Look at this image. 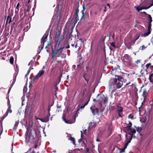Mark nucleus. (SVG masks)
<instances>
[{
    "label": "nucleus",
    "instance_id": "obj_1",
    "mask_svg": "<svg viewBox=\"0 0 153 153\" xmlns=\"http://www.w3.org/2000/svg\"><path fill=\"white\" fill-rule=\"evenodd\" d=\"M123 84L122 82L118 81L116 79L112 78L109 81V89L113 91L121 88Z\"/></svg>",
    "mask_w": 153,
    "mask_h": 153
},
{
    "label": "nucleus",
    "instance_id": "obj_2",
    "mask_svg": "<svg viewBox=\"0 0 153 153\" xmlns=\"http://www.w3.org/2000/svg\"><path fill=\"white\" fill-rule=\"evenodd\" d=\"M25 136L26 143H28L30 142L32 143L33 142L35 137L31 132H29L27 130L25 133Z\"/></svg>",
    "mask_w": 153,
    "mask_h": 153
},
{
    "label": "nucleus",
    "instance_id": "obj_3",
    "mask_svg": "<svg viewBox=\"0 0 153 153\" xmlns=\"http://www.w3.org/2000/svg\"><path fill=\"white\" fill-rule=\"evenodd\" d=\"M128 144H127V142L125 144L124 148L123 149H121L117 147H114L113 150V152L116 153H122L125 152V149L126 148Z\"/></svg>",
    "mask_w": 153,
    "mask_h": 153
},
{
    "label": "nucleus",
    "instance_id": "obj_4",
    "mask_svg": "<svg viewBox=\"0 0 153 153\" xmlns=\"http://www.w3.org/2000/svg\"><path fill=\"white\" fill-rule=\"evenodd\" d=\"M49 30L48 29L46 31L45 33L42 36L41 39L40 46L41 47V50H42L44 47V44L45 42V40L46 39L48 35Z\"/></svg>",
    "mask_w": 153,
    "mask_h": 153
},
{
    "label": "nucleus",
    "instance_id": "obj_5",
    "mask_svg": "<svg viewBox=\"0 0 153 153\" xmlns=\"http://www.w3.org/2000/svg\"><path fill=\"white\" fill-rule=\"evenodd\" d=\"M62 40H60L57 44H54V50L59 49L60 48L62 49V51H60V53H62L63 49L64 48V47H62L61 46V44L62 43Z\"/></svg>",
    "mask_w": 153,
    "mask_h": 153
},
{
    "label": "nucleus",
    "instance_id": "obj_6",
    "mask_svg": "<svg viewBox=\"0 0 153 153\" xmlns=\"http://www.w3.org/2000/svg\"><path fill=\"white\" fill-rule=\"evenodd\" d=\"M128 130H130L131 133H129L128 134L130 135V138L129 140H127V144H129L130 143L131 140L132 139V137H133L134 134L136 133V131L134 129H132L131 128H128Z\"/></svg>",
    "mask_w": 153,
    "mask_h": 153
},
{
    "label": "nucleus",
    "instance_id": "obj_7",
    "mask_svg": "<svg viewBox=\"0 0 153 153\" xmlns=\"http://www.w3.org/2000/svg\"><path fill=\"white\" fill-rule=\"evenodd\" d=\"M60 51H62V49L61 48L56 50H54V49H52V59H54L55 57H59V56L56 55L58 52H60Z\"/></svg>",
    "mask_w": 153,
    "mask_h": 153
},
{
    "label": "nucleus",
    "instance_id": "obj_8",
    "mask_svg": "<svg viewBox=\"0 0 153 153\" xmlns=\"http://www.w3.org/2000/svg\"><path fill=\"white\" fill-rule=\"evenodd\" d=\"M91 111L93 115H95L99 113V110L97 108H95L94 105H92L90 108Z\"/></svg>",
    "mask_w": 153,
    "mask_h": 153
},
{
    "label": "nucleus",
    "instance_id": "obj_9",
    "mask_svg": "<svg viewBox=\"0 0 153 153\" xmlns=\"http://www.w3.org/2000/svg\"><path fill=\"white\" fill-rule=\"evenodd\" d=\"M121 59L123 62H126V60L127 61L130 62L132 58L128 54H125L123 57H121Z\"/></svg>",
    "mask_w": 153,
    "mask_h": 153
},
{
    "label": "nucleus",
    "instance_id": "obj_10",
    "mask_svg": "<svg viewBox=\"0 0 153 153\" xmlns=\"http://www.w3.org/2000/svg\"><path fill=\"white\" fill-rule=\"evenodd\" d=\"M37 145L36 144L33 147L30 148L25 153H28L29 152H31V153H39V152L37 151Z\"/></svg>",
    "mask_w": 153,
    "mask_h": 153
},
{
    "label": "nucleus",
    "instance_id": "obj_11",
    "mask_svg": "<svg viewBox=\"0 0 153 153\" xmlns=\"http://www.w3.org/2000/svg\"><path fill=\"white\" fill-rule=\"evenodd\" d=\"M117 107L119 108L120 109L117 110L116 111L118 113V115L120 117L122 118L123 117V108L121 106L117 105Z\"/></svg>",
    "mask_w": 153,
    "mask_h": 153
},
{
    "label": "nucleus",
    "instance_id": "obj_12",
    "mask_svg": "<svg viewBox=\"0 0 153 153\" xmlns=\"http://www.w3.org/2000/svg\"><path fill=\"white\" fill-rule=\"evenodd\" d=\"M17 74H18V73H14V74L13 81H12L11 85L10 88L8 90V91L7 94H9L11 88L13 86V85H14V83L16 81V76L17 75Z\"/></svg>",
    "mask_w": 153,
    "mask_h": 153
},
{
    "label": "nucleus",
    "instance_id": "obj_13",
    "mask_svg": "<svg viewBox=\"0 0 153 153\" xmlns=\"http://www.w3.org/2000/svg\"><path fill=\"white\" fill-rule=\"evenodd\" d=\"M150 68L152 71L149 75V79L150 82H153V79H152L153 77V65L151 66L150 67Z\"/></svg>",
    "mask_w": 153,
    "mask_h": 153
},
{
    "label": "nucleus",
    "instance_id": "obj_14",
    "mask_svg": "<svg viewBox=\"0 0 153 153\" xmlns=\"http://www.w3.org/2000/svg\"><path fill=\"white\" fill-rule=\"evenodd\" d=\"M115 77L116 78H113L114 79H116L118 81L122 82H123L124 80V78L122 76L119 75H115Z\"/></svg>",
    "mask_w": 153,
    "mask_h": 153
},
{
    "label": "nucleus",
    "instance_id": "obj_15",
    "mask_svg": "<svg viewBox=\"0 0 153 153\" xmlns=\"http://www.w3.org/2000/svg\"><path fill=\"white\" fill-rule=\"evenodd\" d=\"M60 34L59 33L58 34L56 33L55 38H54V41L55 42V44H57L59 42V40L60 38Z\"/></svg>",
    "mask_w": 153,
    "mask_h": 153
},
{
    "label": "nucleus",
    "instance_id": "obj_16",
    "mask_svg": "<svg viewBox=\"0 0 153 153\" xmlns=\"http://www.w3.org/2000/svg\"><path fill=\"white\" fill-rule=\"evenodd\" d=\"M91 96V94H89L88 96V101H87L85 102V104L84 105H81V106H80V105L79 106V108H79V109H80V108L81 109H83V108H85V106L86 105H88V102H89V101H90Z\"/></svg>",
    "mask_w": 153,
    "mask_h": 153
},
{
    "label": "nucleus",
    "instance_id": "obj_17",
    "mask_svg": "<svg viewBox=\"0 0 153 153\" xmlns=\"http://www.w3.org/2000/svg\"><path fill=\"white\" fill-rule=\"evenodd\" d=\"M84 67L83 63H79L77 65V68L78 71H79Z\"/></svg>",
    "mask_w": 153,
    "mask_h": 153
},
{
    "label": "nucleus",
    "instance_id": "obj_18",
    "mask_svg": "<svg viewBox=\"0 0 153 153\" xmlns=\"http://www.w3.org/2000/svg\"><path fill=\"white\" fill-rule=\"evenodd\" d=\"M62 118L64 121L67 124H72L74 123V122H73L72 120H66L64 117L63 116H62Z\"/></svg>",
    "mask_w": 153,
    "mask_h": 153
},
{
    "label": "nucleus",
    "instance_id": "obj_19",
    "mask_svg": "<svg viewBox=\"0 0 153 153\" xmlns=\"http://www.w3.org/2000/svg\"><path fill=\"white\" fill-rule=\"evenodd\" d=\"M79 4H77L76 7H75L74 8V10L75 11V12L74 13L78 14V13L79 12Z\"/></svg>",
    "mask_w": 153,
    "mask_h": 153
},
{
    "label": "nucleus",
    "instance_id": "obj_20",
    "mask_svg": "<svg viewBox=\"0 0 153 153\" xmlns=\"http://www.w3.org/2000/svg\"><path fill=\"white\" fill-rule=\"evenodd\" d=\"M34 61L35 60H31L30 62L28 64V65L29 66L30 65V67H31V68H33V65L34 64Z\"/></svg>",
    "mask_w": 153,
    "mask_h": 153
},
{
    "label": "nucleus",
    "instance_id": "obj_21",
    "mask_svg": "<svg viewBox=\"0 0 153 153\" xmlns=\"http://www.w3.org/2000/svg\"><path fill=\"white\" fill-rule=\"evenodd\" d=\"M11 22V18L10 17V15H9L7 16L6 20V24L8 23L10 24Z\"/></svg>",
    "mask_w": 153,
    "mask_h": 153
},
{
    "label": "nucleus",
    "instance_id": "obj_22",
    "mask_svg": "<svg viewBox=\"0 0 153 153\" xmlns=\"http://www.w3.org/2000/svg\"><path fill=\"white\" fill-rule=\"evenodd\" d=\"M11 106H8V108L7 110V111L5 113V114L6 115H8V113H11L12 112V111L11 109Z\"/></svg>",
    "mask_w": 153,
    "mask_h": 153
},
{
    "label": "nucleus",
    "instance_id": "obj_23",
    "mask_svg": "<svg viewBox=\"0 0 153 153\" xmlns=\"http://www.w3.org/2000/svg\"><path fill=\"white\" fill-rule=\"evenodd\" d=\"M151 111V108L148 107L147 109L146 110L145 112L147 115H149Z\"/></svg>",
    "mask_w": 153,
    "mask_h": 153
},
{
    "label": "nucleus",
    "instance_id": "obj_24",
    "mask_svg": "<svg viewBox=\"0 0 153 153\" xmlns=\"http://www.w3.org/2000/svg\"><path fill=\"white\" fill-rule=\"evenodd\" d=\"M135 8H136V9L138 11H140L142 9H147V7H140V8L139 7L135 6Z\"/></svg>",
    "mask_w": 153,
    "mask_h": 153
},
{
    "label": "nucleus",
    "instance_id": "obj_25",
    "mask_svg": "<svg viewBox=\"0 0 153 153\" xmlns=\"http://www.w3.org/2000/svg\"><path fill=\"white\" fill-rule=\"evenodd\" d=\"M101 98L104 100L103 101L104 103H105L108 101V98L105 97L104 95H101Z\"/></svg>",
    "mask_w": 153,
    "mask_h": 153
},
{
    "label": "nucleus",
    "instance_id": "obj_26",
    "mask_svg": "<svg viewBox=\"0 0 153 153\" xmlns=\"http://www.w3.org/2000/svg\"><path fill=\"white\" fill-rule=\"evenodd\" d=\"M125 46H126L128 49H130L131 48V46H132V45H131V44H127V42L126 41V40H125Z\"/></svg>",
    "mask_w": 153,
    "mask_h": 153
},
{
    "label": "nucleus",
    "instance_id": "obj_27",
    "mask_svg": "<svg viewBox=\"0 0 153 153\" xmlns=\"http://www.w3.org/2000/svg\"><path fill=\"white\" fill-rule=\"evenodd\" d=\"M151 33V31H147V32L145 33H144L143 35V37H146L148 36Z\"/></svg>",
    "mask_w": 153,
    "mask_h": 153
},
{
    "label": "nucleus",
    "instance_id": "obj_28",
    "mask_svg": "<svg viewBox=\"0 0 153 153\" xmlns=\"http://www.w3.org/2000/svg\"><path fill=\"white\" fill-rule=\"evenodd\" d=\"M68 140L72 142L74 145L75 144V141L74 138L71 136L70 137V138L68 139Z\"/></svg>",
    "mask_w": 153,
    "mask_h": 153
},
{
    "label": "nucleus",
    "instance_id": "obj_29",
    "mask_svg": "<svg viewBox=\"0 0 153 153\" xmlns=\"http://www.w3.org/2000/svg\"><path fill=\"white\" fill-rule=\"evenodd\" d=\"M19 124V121H16L15 123L14 127L13 128V129L15 130L16 129V127L18 126Z\"/></svg>",
    "mask_w": 153,
    "mask_h": 153
},
{
    "label": "nucleus",
    "instance_id": "obj_30",
    "mask_svg": "<svg viewBox=\"0 0 153 153\" xmlns=\"http://www.w3.org/2000/svg\"><path fill=\"white\" fill-rule=\"evenodd\" d=\"M44 71L41 70V71H40L37 74L40 77L43 74H44Z\"/></svg>",
    "mask_w": 153,
    "mask_h": 153
},
{
    "label": "nucleus",
    "instance_id": "obj_31",
    "mask_svg": "<svg viewBox=\"0 0 153 153\" xmlns=\"http://www.w3.org/2000/svg\"><path fill=\"white\" fill-rule=\"evenodd\" d=\"M79 108H78V110L77 112L75 113L74 115H73V117L75 119L78 116V114L79 113ZM75 120V119H74V121Z\"/></svg>",
    "mask_w": 153,
    "mask_h": 153
},
{
    "label": "nucleus",
    "instance_id": "obj_32",
    "mask_svg": "<svg viewBox=\"0 0 153 153\" xmlns=\"http://www.w3.org/2000/svg\"><path fill=\"white\" fill-rule=\"evenodd\" d=\"M137 131L139 133L142 131V128L141 127H138L136 128Z\"/></svg>",
    "mask_w": 153,
    "mask_h": 153
},
{
    "label": "nucleus",
    "instance_id": "obj_33",
    "mask_svg": "<svg viewBox=\"0 0 153 153\" xmlns=\"http://www.w3.org/2000/svg\"><path fill=\"white\" fill-rule=\"evenodd\" d=\"M39 120H40L41 122H43V123H46L48 122V120L47 119H45L44 118H41V119H39Z\"/></svg>",
    "mask_w": 153,
    "mask_h": 153
},
{
    "label": "nucleus",
    "instance_id": "obj_34",
    "mask_svg": "<svg viewBox=\"0 0 153 153\" xmlns=\"http://www.w3.org/2000/svg\"><path fill=\"white\" fill-rule=\"evenodd\" d=\"M9 61L10 64H12L13 63L14 58L13 56H11L10 58Z\"/></svg>",
    "mask_w": 153,
    "mask_h": 153
},
{
    "label": "nucleus",
    "instance_id": "obj_35",
    "mask_svg": "<svg viewBox=\"0 0 153 153\" xmlns=\"http://www.w3.org/2000/svg\"><path fill=\"white\" fill-rule=\"evenodd\" d=\"M147 16H148V19H149V23H152V17L149 14H148Z\"/></svg>",
    "mask_w": 153,
    "mask_h": 153
},
{
    "label": "nucleus",
    "instance_id": "obj_36",
    "mask_svg": "<svg viewBox=\"0 0 153 153\" xmlns=\"http://www.w3.org/2000/svg\"><path fill=\"white\" fill-rule=\"evenodd\" d=\"M147 94V93L146 91V90L144 91L143 92L142 95L144 97V99L146 97Z\"/></svg>",
    "mask_w": 153,
    "mask_h": 153
},
{
    "label": "nucleus",
    "instance_id": "obj_37",
    "mask_svg": "<svg viewBox=\"0 0 153 153\" xmlns=\"http://www.w3.org/2000/svg\"><path fill=\"white\" fill-rule=\"evenodd\" d=\"M50 116V113H48V114L47 115V116L44 118L45 119H47L48 120V122L49 120V118Z\"/></svg>",
    "mask_w": 153,
    "mask_h": 153
},
{
    "label": "nucleus",
    "instance_id": "obj_38",
    "mask_svg": "<svg viewBox=\"0 0 153 153\" xmlns=\"http://www.w3.org/2000/svg\"><path fill=\"white\" fill-rule=\"evenodd\" d=\"M132 126V124L131 123L130 121H129V124L126 127L128 128H131Z\"/></svg>",
    "mask_w": 153,
    "mask_h": 153
},
{
    "label": "nucleus",
    "instance_id": "obj_39",
    "mask_svg": "<svg viewBox=\"0 0 153 153\" xmlns=\"http://www.w3.org/2000/svg\"><path fill=\"white\" fill-rule=\"evenodd\" d=\"M40 77V76H39L38 75V74H37L36 75L34 76L33 80H35L38 79Z\"/></svg>",
    "mask_w": 153,
    "mask_h": 153
},
{
    "label": "nucleus",
    "instance_id": "obj_40",
    "mask_svg": "<svg viewBox=\"0 0 153 153\" xmlns=\"http://www.w3.org/2000/svg\"><path fill=\"white\" fill-rule=\"evenodd\" d=\"M152 26L151 23H149L148 26V30L150 31L151 27Z\"/></svg>",
    "mask_w": 153,
    "mask_h": 153
},
{
    "label": "nucleus",
    "instance_id": "obj_41",
    "mask_svg": "<svg viewBox=\"0 0 153 153\" xmlns=\"http://www.w3.org/2000/svg\"><path fill=\"white\" fill-rule=\"evenodd\" d=\"M72 29H71L70 31H69V39H70V38L72 36Z\"/></svg>",
    "mask_w": 153,
    "mask_h": 153
},
{
    "label": "nucleus",
    "instance_id": "obj_42",
    "mask_svg": "<svg viewBox=\"0 0 153 153\" xmlns=\"http://www.w3.org/2000/svg\"><path fill=\"white\" fill-rule=\"evenodd\" d=\"M81 138L80 139L78 140V142L79 143L81 142L82 141V131H81Z\"/></svg>",
    "mask_w": 153,
    "mask_h": 153
},
{
    "label": "nucleus",
    "instance_id": "obj_43",
    "mask_svg": "<svg viewBox=\"0 0 153 153\" xmlns=\"http://www.w3.org/2000/svg\"><path fill=\"white\" fill-rule=\"evenodd\" d=\"M146 48V47H145L144 45H143L139 49L143 50H145Z\"/></svg>",
    "mask_w": 153,
    "mask_h": 153
},
{
    "label": "nucleus",
    "instance_id": "obj_44",
    "mask_svg": "<svg viewBox=\"0 0 153 153\" xmlns=\"http://www.w3.org/2000/svg\"><path fill=\"white\" fill-rule=\"evenodd\" d=\"M19 3H18L17 4L16 7V10H17L18 11L19 10Z\"/></svg>",
    "mask_w": 153,
    "mask_h": 153
},
{
    "label": "nucleus",
    "instance_id": "obj_45",
    "mask_svg": "<svg viewBox=\"0 0 153 153\" xmlns=\"http://www.w3.org/2000/svg\"><path fill=\"white\" fill-rule=\"evenodd\" d=\"M74 16H75V19L76 20H78L79 17L78 16V14L74 13Z\"/></svg>",
    "mask_w": 153,
    "mask_h": 153
},
{
    "label": "nucleus",
    "instance_id": "obj_46",
    "mask_svg": "<svg viewBox=\"0 0 153 153\" xmlns=\"http://www.w3.org/2000/svg\"><path fill=\"white\" fill-rule=\"evenodd\" d=\"M83 77L85 79V80L87 82V84L88 83V82L89 81V79H87L86 77H85V74H84L83 75Z\"/></svg>",
    "mask_w": 153,
    "mask_h": 153
},
{
    "label": "nucleus",
    "instance_id": "obj_47",
    "mask_svg": "<svg viewBox=\"0 0 153 153\" xmlns=\"http://www.w3.org/2000/svg\"><path fill=\"white\" fill-rule=\"evenodd\" d=\"M7 115H6V114H5L1 118V119L0 120H1L2 121H3L4 119L7 116Z\"/></svg>",
    "mask_w": 153,
    "mask_h": 153
},
{
    "label": "nucleus",
    "instance_id": "obj_48",
    "mask_svg": "<svg viewBox=\"0 0 153 153\" xmlns=\"http://www.w3.org/2000/svg\"><path fill=\"white\" fill-rule=\"evenodd\" d=\"M128 118L131 119H134V116L133 115H131V114H130L128 116Z\"/></svg>",
    "mask_w": 153,
    "mask_h": 153
},
{
    "label": "nucleus",
    "instance_id": "obj_49",
    "mask_svg": "<svg viewBox=\"0 0 153 153\" xmlns=\"http://www.w3.org/2000/svg\"><path fill=\"white\" fill-rule=\"evenodd\" d=\"M8 97H9V96H8L7 97V98H8V101L7 102L8 106H11V105L10 104V101L9 99L8 98Z\"/></svg>",
    "mask_w": 153,
    "mask_h": 153
},
{
    "label": "nucleus",
    "instance_id": "obj_50",
    "mask_svg": "<svg viewBox=\"0 0 153 153\" xmlns=\"http://www.w3.org/2000/svg\"><path fill=\"white\" fill-rule=\"evenodd\" d=\"M111 46L114 47V48H116V47L115 45V43L114 42H112L111 43Z\"/></svg>",
    "mask_w": 153,
    "mask_h": 153
},
{
    "label": "nucleus",
    "instance_id": "obj_51",
    "mask_svg": "<svg viewBox=\"0 0 153 153\" xmlns=\"http://www.w3.org/2000/svg\"><path fill=\"white\" fill-rule=\"evenodd\" d=\"M151 63H148L146 65V68L147 69H148L149 66L151 65Z\"/></svg>",
    "mask_w": 153,
    "mask_h": 153
},
{
    "label": "nucleus",
    "instance_id": "obj_52",
    "mask_svg": "<svg viewBox=\"0 0 153 153\" xmlns=\"http://www.w3.org/2000/svg\"><path fill=\"white\" fill-rule=\"evenodd\" d=\"M153 6V0L152 1V3L150 4V5L147 7V9H149L152 6Z\"/></svg>",
    "mask_w": 153,
    "mask_h": 153
},
{
    "label": "nucleus",
    "instance_id": "obj_53",
    "mask_svg": "<svg viewBox=\"0 0 153 153\" xmlns=\"http://www.w3.org/2000/svg\"><path fill=\"white\" fill-rule=\"evenodd\" d=\"M33 68H31V67H30L29 69L28 70L27 72L28 73H30V71L31 70L33 69Z\"/></svg>",
    "mask_w": 153,
    "mask_h": 153
},
{
    "label": "nucleus",
    "instance_id": "obj_54",
    "mask_svg": "<svg viewBox=\"0 0 153 153\" xmlns=\"http://www.w3.org/2000/svg\"><path fill=\"white\" fill-rule=\"evenodd\" d=\"M99 101V102H103L104 101V100H103L102 98H101V96H100V98L99 100H98Z\"/></svg>",
    "mask_w": 153,
    "mask_h": 153
},
{
    "label": "nucleus",
    "instance_id": "obj_55",
    "mask_svg": "<svg viewBox=\"0 0 153 153\" xmlns=\"http://www.w3.org/2000/svg\"><path fill=\"white\" fill-rule=\"evenodd\" d=\"M86 90V88H85L84 90L83 91V93L82 94V96L83 97L84 96L85 94V92Z\"/></svg>",
    "mask_w": 153,
    "mask_h": 153
},
{
    "label": "nucleus",
    "instance_id": "obj_56",
    "mask_svg": "<svg viewBox=\"0 0 153 153\" xmlns=\"http://www.w3.org/2000/svg\"><path fill=\"white\" fill-rule=\"evenodd\" d=\"M140 59H137V61H135V63L137 64H138L139 62H140Z\"/></svg>",
    "mask_w": 153,
    "mask_h": 153
},
{
    "label": "nucleus",
    "instance_id": "obj_57",
    "mask_svg": "<svg viewBox=\"0 0 153 153\" xmlns=\"http://www.w3.org/2000/svg\"><path fill=\"white\" fill-rule=\"evenodd\" d=\"M92 124V123L91 122L89 124V126L88 127V128L91 126Z\"/></svg>",
    "mask_w": 153,
    "mask_h": 153
},
{
    "label": "nucleus",
    "instance_id": "obj_58",
    "mask_svg": "<svg viewBox=\"0 0 153 153\" xmlns=\"http://www.w3.org/2000/svg\"><path fill=\"white\" fill-rule=\"evenodd\" d=\"M50 110H51L50 107H49V106H48V113H50Z\"/></svg>",
    "mask_w": 153,
    "mask_h": 153
},
{
    "label": "nucleus",
    "instance_id": "obj_59",
    "mask_svg": "<svg viewBox=\"0 0 153 153\" xmlns=\"http://www.w3.org/2000/svg\"><path fill=\"white\" fill-rule=\"evenodd\" d=\"M27 105H26V108H26L25 109V113H26L27 112Z\"/></svg>",
    "mask_w": 153,
    "mask_h": 153
},
{
    "label": "nucleus",
    "instance_id": "obj_60",
    "mask_svg": "<svg viewBox=\"0 0 153 153\" xmlns=\"http://www.w3.org/2000/svg\"><path fill=\"white\" fill-rule=\"evenodd\" d=\"M2 121L1 120L0 121V126H1V127H2Z\"/></svg>",
    "mask_w": 153,
    "mask_h": 153
},
{
    "label": "nucleus",
    "instance_id": "obj_61",
    "mask_svg": "<svg viewBox=\"0 0 153 153\" xmlns=\"http://www.w3.org/2000/svg\"><path fill=\"white\" fill-rule=\"evenodd\" d=\"M134 90L135 92H137L138 91V89L136 87H135L134 88Z\"/></svg>",
    "mask_w": 153,
    "mask_h": 153
},
{
    "label": "nucleus",
    "instance_id": "obj_62",
    "mask_svg": "<svg viewBox=\"0 0 153 153\" xmlns=\"http://www.w3.org/2000/svg\"><path fill=\"white\" fill-rule=\"evenodd\" d=\"M83 10H82V18L83 17H84V14L83 12V11L84 10V6L83 7Z\"/></svg>",
    "mask_w": 153,
    "mask_h": 153
},
{
    "label": "nucleus",
    "instance_id": "obj_63",
    "mask_svg": "<svg viewBox=\"0 0 153 153\" xmlns=\"http://www.w3.org/2000/svg\"><path fill=\"white\" fill-rule=\"evenodd\" d=\"M131 83L130 82H127L126 83V85L127 86L129 85Z\"/></svg>",
    "mask_w": 153,
    "mask_h": 153
},
{
    "label": "nucleus",
    "instance_id": "obj_64",
    "mask_svg": "<svg viewBox=\"0 0 153 153\" xmlns=\"http://www.w3.org/2000/svg\"><path fill=\"white\" fill-rule=\"evenodd\" d=\"M133 43V42L132 41L131 42H127V44H132Z\"/></svg>",
    "mask_w": 153,
    "mask_h": 153
}]
</instances>
